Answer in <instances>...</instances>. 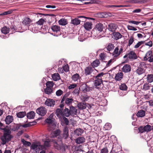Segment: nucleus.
I'll return each instance as SVG.
<instances>
[{"instance_id": "nucleus-1", "label": "nucleus", "mask_w": 153, "mask_h": 153, "mask_svg": "<svg viewBox=\"0 0 153 153\" xmlns=\"http://www.w3.org/2000/svg\"><path fill=\"white\" fill-rule=\"evenodd\" d=\"M1 129L4 131V132L3 135L1 137L0 139L2 141V144L4 145L11 140L13 136L11 134V131L9 129L4 128Z\"/></svg>"}, {"instance_id": "nucleus-2", "label": "nucleus", "mask_w": 153, "mask_h": 153, "mask_svg": "<svg viewBox=\"0 0 153 153\" xmlns=\"http://www.w3.org/2000/svg\"><path fill=\"white\" fill-rule=\"evenodd\" d=\"M52 143H54V146L55 149L58 150H60L63 147L59 145L57 141L54 139H46L44 141V148L48 147L50 146V144Z\"/></svg>"}, {"instance_id": "nucleus-3", "label": "nucleus", "mask_w": 153, "mask_h": 153, "mask_svg": "<svg viewBox=\"0 0 153 153\" xmlns=\"http://www.w3.org/2000/svg\"><path fill=\"white\" fill-rule=\"evenodd\" d=\"M105 74L103 72L98 74L95 76L94 80V85L95 88L99 89L100 88V86L101 84L102 83V77Z\"/></svg>"}, {"instance_id": "nucleus-4", "label": "nucleus", "mask_w": 153, "mask_h": 153, "mask_svg": "<svg viewBox=\"0 0 153 153\" xmlns=\"http://www.w3.org/2000/svg\"><path fill=\"white\" fill-rule=\"evenodd\" d=\"M83 80L81 79L79 74H77V84H78L79 91H83L85 92V90L86 89V85L83 83Z\"/></svg>"}, {"instance_id": "nucleus-5", "label": "nucleus", "mask_w": 153, "mask_h": 153, "mask_svg": "<svg viewBox=\"0 0 153 153\" xmlns=\"http://www.w3.org/2000/svg\"><path fill=\"white\" fill-rule=\"evenodd\" d=\"M104 27H105L102 24L100 23H97L93 29L92 33H94L95 32H96L97 33H99L102 31Z\"/></svg>"}, {"instance_id": "nucleus-6", "label": "nucleus", "mask_w": 153, "mask_h": 153, "mask_svg": "<svg viewBox=\"0 0 153 153\" xmlns=\"http://www.w3.org/2000/svg\"><path fill=\"white\" fill-rule=\"evenodd\" d=\"M123 49L121 46H117L114 50L112 53L114 57H116L119 56L123 52Z\"/></svg>"}, {"instance_id": "nucleus-7", "label": "nucleus", "mask_w": 153, "mask_h": 153, "mask_svg": "<svg viewBox=\"0 0 153 153\" xmlns=\"http://www.w3.org/2000/svg\"><path fill=\"white\" fill-rule=\"evenodd\" d=\"M140 64L139 66L137 67V68L135 71L136 73L139 75H141L145 72V70L143 68L146 65L143 62H140Z\"/></svg>"}, {"instance_id": "nucleus-8", "label": "nucleus", "mask_w": 153, "mask_h": 153, "mask_svg": "<svg viewBox=\"0 0 153 153\" xmlns=\"http://www.w3.org/2000/svg\"><path fill=\"white\" fill-rule=\"evenodd\" d=\"M86 19H89L91 20L94 19L93 18L86 17L83 16H77V25L79 24L82 25L84 24V22L86 21Z\"/></svg>"}, {"instance_id": "nucleus-9", "label": "nucleus", "mask_w": 153, "mask_h": 153, "mask_svg": "<svg viewBox=\"0 0 153 153\" xmlns=\"http://www.w3.org/2000/svg\"><path fill=\"white\" fill-rule=\"evenodd\" d=\"M143 59L144 61L148 60V61L150 62H153V54H152V51H149L147 52Z\"/></svg>"}, {"instance_id": "nucleus-10", "label": "nucleus", "mask_w": 153, "mask_h": 153, "mask_svg": "<svg viewBox=\"0 0 153 153\" xmlns=\"http://www.w3.org/2000/svg\"><path fill=\"white\" fill-rule=\"evenodd\" d=\"M32 22V21L31 19L29 18L26 17L24 18L22 22V23L24 25L27 26L28 29H30V28H31L30 27Z\"/></svg>"}, {"instance_id": "nucleus-11", "label": "nucleus", "mask_w": 153, "mask_h": 153, "mask_svg": "<svg viewBox=\"0 0 153 153\" xmlns=\"http://www.w3.org/2000/svg\"><path fill=\"white\" fill-rule=\"evenodd\" d=\"M47 112L46 109L44 107H41L36 110V113L42 116H44Z\"/></svg>"}, {"instance_id": "nucleus-12", "label": "nucleus", "mask_w": 153, "mask_h": 153, "mask_svg": "<svg viewBox=\"0 0 153 153\" xmlns=\"http://www.w3.org/2000/svg\"><path fill=\"white\" fill-rule=\"evenodd\" d=\"M55 101L53 99H48L45 102V104L47 106L53 107L55 105Z\"/></svg>"}, {"instance_id": "nucleus-13", "label": "nucleus", "mask_w": 153, "mask_h": 153, "mask_svg": "<svg viewBox=\"0 0 153 153\" xmlns=\"http://www.w3.org/2000/svg\"><path fill=\"white\" fill-rule=\"evenodd\" d=\"M41 27H40L36 22L34 23L31 24V28H30V30L34 32L35 31V30H38L39 29V28Z\"/></svg>"}, {"instance_id": "nucleus-14", "label": "nucleus", "mask_w": 153, "mask_h": 153, "mask_svg": "<svg viewBox=\"0 0 153 153\" xmlns=\"http://www.w3.org/2000/svg\"><path fill=\"white\" fill-rule=\"evenodd\" d=\"M54 114H51L49 117L45 120L46 122L49 125H52L53 123V120H54L53 118Z\"/></svg>"}, {"instance_id": "nucleus-15", "label": "nucleus", "mask_w": 153, "mask_h": 153, "mask_svg": "<svg viewBox=\"0 0 153 153\" xmlns=\"http://www.w3.org/2000/svg\"><path fill=\"white\" fill-rule=\"evenodd\" d=\"M94 70V68L90 66H88L85 70V74L86 75H90Z\"/></svg>"}, {"instance_id": "nucleus-16", "label": "nucleus", "mask_w": 153, "mask_h": 153, "mask_svg": "<svg viewBox=\"0 0 153 153\" xmlns=\"http://www.w3.org/2000/svg\"><path fill=\"white\" fill-rule=\"evenodd\" d=\"M128 57L130 59H135L137 58L136 53L133 51H131L128 53Z\"/></svg>"}, {"instance_id": "nucleus-17", "label": "nucleus", "mask_w": 153, "mask_h": 153, "mask_svg": "<svg viewBox=\"0 0 153 153\" xmlns=\"http://www.w3.org/2000/svg\"><path fill=\"white\" fill-rule=\"evenodd\" d=\"M131 68L130 65L128 64L125 65L123 67L122 70L123 72L125 73H128L130 72Z\"/></svg>"}, {"instance_id": "nucleus-18", "label": "nucleus", "mask_w": 153, "mask_h": 153, "mask_svg": "<svg viewBox=\"0 0 153 153\" xmlns=\"http://www.w3.org/2000/svg\"><path fill=\"white\" fill-rule=\"evenodd\" d=\"M128 2L131 4L133 3H140L144 4L147 2L146 0H130L128 1Z\"/></svg>"}, {"instance_id": "nucleus-19", "label": "nucleus", "mask_w": 153, "mask_h": 153, "mask_svg": "<svg viewBox=\"0 0 153 153\" xmlns=\"http://www.w3.org/2000/svg\"><path fill=\"white\" fill-rule=\"evenodd\" d=\"M117 27L115 24L112 23L108 25V29L110 31L114 33L117 29Z\"/></svg>"}, {"instance_id": "nucleus-20", "label": "nucleus", "mask_w": 153, "mask_h": 153, "mask_svg": "<svg viewBox=\"0 0 153 153\" xmlns=\"http://www.w3.org/2000/svg\"><path fill=\"white\" fill-rule=\"evenodd\" d=\"M62 109L57 108L56 111V114L57 116L59 118H61L63 117Z\"/></svg>"}, {"instance_id": "nucleus-21", "label": "nucleus", "mask_w": 153, "mask_h": 153, "mask_svg": "<svg viewBox=\"0 0 153 153\" xmlns=\"http://www.w3.org/2000/svg\"><path fill=\"white\" fill-rule=\"evenodd\" d=\"M68 127L67 126H65L63 129V137L65 139H66L68 135Z\"/></svg>"}, {"instance_id": "nucleus-22", "label": "nucleus", "mask_w": 153, "mask_h": 153, "mask_svg": "<svg viewBox=\"0 0 153 153\" xmlns=\"http://www.w3.org/2000/svg\"><path fill=\"white\" fill-rule=\"evenodd\" d=\"M123 74L122 72H119L116 74L114 79L117 81H120L123 78Z\"/></svg>"}, {"instance_id": "nucleus-23", "label": "nucleus", "mask_w": 153, "mask_h": 153, "mask_svg": "<svg viewBox=\"0 0 153 153\" xmlns=\"http://www.w3.org/2000/svg\"><path fill=\"white\" fill-rule=\"evenodd\" d=\"M145 111L143 110H140L137 112L136 116L138 117H143L145 116Z\"/></svg>"}, {"instance_id": "nucleus-24", "label": "nucleus", "mask_w": 153, "mask_h": 153, "mask_svg": "<svg viewBox=\"0 0 153 153\" xmlns=\"http://www.w3.org/2000/svg\"><path fill=\"white\" fill-rule=\"evenodd\" d=\"M84 27L86 30H89L92 28V23L90 22H86L84 23Z\"/></svg>"}, {"instance_id": "nucleus-25", "label": "nucleus", "mask_w": 153, "mask_h": 153, "mask_svg": "<svg viewBox=\"0 0 153 153\" xmlns=\"http://www.w3.org/2000/svg\"><path fill=\"white\" fill-rule=\"evenodd\" d=\"M51 29L53 32L57 33L60 30V27L58 25H53L51 27Z\"/></svg>"}, {"instance_id": "nucleus-26", "label": "nucleus", "mask_w": 153, "mask_h": 153, "mask_svg": "<svg viewBox=\"0 0 153 153\" xmlns=\"http://www.w3.org/2000/svg\"><path fill=\"white\" fill-rule=\"evenodd\" d=\"M13 119L12 116L8 115L7 116L5 119L6 124H9L13 121Z\"/></svg>"}, {"instance_id": "nucleus-27", "label": "nucleus", "mask_w": 153, "mask_h": 153, "mask_svg": "<svg viewBox=\"0 0 153 153\" xmlns=\"http://www.w3.org/2000/svg\"><path fill=\"white\" fill-rule=\"evenodd\" d=\"M113 34L114 37V39L116 40H117L121 38L122 36V35L119 32H114Z\"/></svg>"}, {"instance_id": "nucleus-28", "label": "nucleus", "mask_w": 153, "mask_h": 153, "mask_svg": "<svg viewBox=\"0 0 153 153\" xmlns=\"http://www.w3.org/2000/svg\"><path fill=\"white\" fill-rule=\"evenodd\" d=\"M114 48V45L110 43H108L106 46V48L109 52L112 51Z\"/></svg>"}, {"instance_id": "nucleus-29", "label": "nucleus", "mask_w": 153, "mask_h": 153, "mask_svg": "<svg viewBox=\"0 0 153 153\" xmlns=\"http://www.w3.org/2000/svg\"><path fill=\"white\" fill-rule=\"evenodd\" d=\"M52 77L54 81H56L60 79V76L58 73H54L52 75Z\"/></svg>"}, {"instance_id": "nucleus-30", "label": "nucleus", "mask_w": 153, "mask_h": 153, "mask_svg": "<svg viewBox=\"0 0 153 153\" xmlns=\"http://www.w3.org/2000/svg\"><path fill=\"white\" fill-rule=\"evenodd\" d=\"M77 107L80 109H84L86 107V103L85 102H80L77 105Z\"/></svg>"}, {"instance_id": "nucleus-31", "label": "nucleus", "mask_w": 153, "mask_h": 153, "mask_svg": "<svg viewBox=\"0 0 153 153\" xmlns=\"http://www.w3.org/2000/svg\"><path fill=\"white\" fill-rule=\"evenodd\" d=\"M100 63V62L99 59H96L94 61L91 63V65L93 68L98 66Z\"/></svg>"}, {"instance_id": "nucleus-32", "label": "nucleus", "mask_w": 153, "mask_h": 153, "mask_svg": "<svg viewBox=\"0 0 153 153\" xmlns=\"http://www.w3.org/2000/svg\"><path fill=\"white\" fill-rule=\"evenodd\" d=\"M58 22L60 25H65L68 23L67 20L64 18L61 19Z\"/></svg>"}, {"instance_id": "nucleus-33", "label": "nucleus", "mask_w": 153, "mask_h": 153, "mask_svg": "<svg viewBox=\"0 0 153 153\" xmlns=\"http://www.w3.org/2000/svg\"><path fill=\"white\" fill-rule=\"evenodd\" d=\"M9 30L10 28L9 27H7L6 26H4L1 28V31L2 33L6 34L9 33Z\"/></svg>"}, {"instance_id": "nucleus-34", "label": "nucleus", "mask_w": 153, "mask_h": 153, "mask_svg": "<svg viewBox=\"0 0 153 153\" xmlns=\"http://www.w3.org/2000/svg\"><path fill=\"white\" fill-rule=\"evenodd\" d=\"M69 112L71 115L74 116L76 114V110H75L74 107L72 106L70 107Z\"/></svg>"}, {"instance_id": "nucleus-35", "label": "nucleus", "mask_w": 153, "mask_h": 153, "mask_svg": "<svg viewBox=\"0 0 153 153\" xmlns=\"http://www.w3.org/2000/svg\"><path fill=\"white\" fill-rule=\"evenodd\" d=\"M35 113L33 111H30L27 114V117L28 119H33L35 116Z\"/></svg>"}, {"instance_id": "nucleus-36", "label": "nucleus", "mask_w": 153, "mask_h": 153, "mask_svg": "<svg viewBox=\"0 0 153 153\" xmlns=\"http://www.w3.org/2000/svg\"><path fill=\"white\" fill-rule=\"evenodd\" d=\"M63 117L64 116H65L67 117H69L70 114L69 110L68 109L66 108H65L63 110Z\"/></svg>"}, {"instance_id": "nucleus-37", "label": "nucleus", "mask_w": 153, "mask_h": 153, "mask_svg": "<svg viewBox=\"0 0 153 153\" xmlns=\"http://www.w3.org/2000/svg\"><path fill=\"white\" fill-rule=\"evenodd\" d=\"M44 92L45 94H50L53 92L52 88L46 87L44 89Z\"/></svg>"}, {"instance_id": "nucleus-38", "label": "nucleus", "mask_w": 153, "mask_h": 153, "mask_svg": "<svg viewBox=\"0 0 153 153\" xmlns=\"http://www.w3.org/2000/svg\"><path fill=\"white\" fill-rule=\"evenodd\" d=\"M17 117L20 118H22L26 115V113L25 111L20 112L17 113Z\"/></svg>"}, {"instance_id": "nucleus-39", "label": "nucleus", "mask_w": 153, "mask_h": 153, "mask_svg": "<svg viewBox=\"0 0 153 153\" xmlns=\"http://www.w3.org/2000/svg\"><path fill=\"white\" fill-rule=\"evenodd\" d=\"M85 139L83 137H79L77 138V144L82 143L85 141Z\"/></svg>"}, {"instance_id": "nucleus-40", "label": "nucleus", "mask_w": 153, "mask_h": 153, "mask_svg": "<svg viewBox=\"0 0 153 153\" xmlns=\"http://www.w3.org/2000/svg\"><path fill=\"white\" fill-rule=\"evenodd\" d=\"M21 141L23 145L25 146H29L31 145V143L30 142L25 141L24 139H22Z\"/></svg>"}, {"instance_id": "nucleus-41", "label": "nucleus", "mask_w": 153, "mask_h": 153, "mask_svg": "<svg viewBox=\"0 0 153 153\" xmlns=\"http://www.w3.org/2000/svg\"><path fill=\"white\" fill-rule=\"evenodd\" d=\"M147 79L148 82L150 83L152 82H153V75L148 74L147 75Z\"/></svg>"}, {"instance_id": "nucleus-42", "label": "nucleus", "mask_w": 153, "mask_h": 153, "mask_svg": "<svg viewBox=\"0 0 153 153\" xmlns=\"http://www.w3.org/2000/svg\"><path fill=\"white\" fill-rule=\"evenodd\" d=\"M145 132H149L152 129V127L151 126L147 125L144 127Z\"/></svg>"}, {"instance_id": "nucleus-43", "label": "nucleus", "mask_w": 153, "mask_h": 153, "mask_svg": "<svg viewBox=\"0 0 153 153\" xmlns=\"http://www.w3.org/2000/svg\"><path fill=\"white\" fill-rule=\"evenodd\" d=\"M54 83L53 81H48L46 83V85L47 87L51 88H52L53 86Z\"/></svg>"}, {"instance_id": "nucleus-44", "label": "nucleus", "mask_w": 153, "mask_h": 153, "mask_svg": "<svg viewBox=\"0 0 153 153\" xmlns=\"http://www.w3.org/2000/svg\"><path fill=\"white\" fill-rule=\"evenodd\" d=\"M45 19H40L38 22H36V23L40 26L41 27L42 25L45 22Z\"/></svg>"}, {"instance_id": "nucleus-45", "label": "nucleus", "mask_w": 153, "mask_h": 153, "mask_svg": "<svg viewBox=\"0 0 153 153\" xmlns=\"http://www.w3.org/2000/svg\"><path fill=\"white\" fill-rule=\"evenodd\" d=\"M100 59V60L103 61L105 60V58L106 57V54L104 53H101L99 55Z\"/></svg>"}, {"instance_id": "nucleus-46", "label": "nucleus", "mask_w": 153, "mask_h": 153, "mask_svg": "<svg viewBox=\"0 0 153 153\" xmlns=\"http://www.w3.org/2000/svg\"><path fill=\"white\" fill-rule=\"evenodd\" d=\"M60 133L61 131L59 130H57L53 131V137H56L60 135Z\"/></svg>"}, {"instance_id": "nucleus-47", "label": "nucleus", "mask_w": 153, "mask_h": 153, "mask_svg": "<svg viewBox=\"0 0 153 153\" xmlns=\"http://www.w3.org/2000/svg\"><path fill=\"white\" fill-rule=\"evenodd\" d=\"M73 100L72 98H67L65 99V103L68 105H70Z\"/></svg>"}, {"instance_id": "nucleus-48", "label": "nucleus", "mask_w": 153, "mask_h": 153, "mask_svg": "<svg viewBox=\"0 0 153 153\" xmlns=\"http://www.w3.org/2000/svg\"><path fill=\"white\" fill-rule=\"evenodd\" d=\"M127 87L125 84H122L120 86V89L121 90L126 91L127 90Z\"/></svg>"}, {"instance_id": "nucleus-49", "label": "nucleus", "mask_w": 153, "mask_h": 153, "mask_svg": "<svg viewBox=\"0 0 153 153\" xmlns=\"http://www.w3.org/2000/svg\"><path fill=\"white\" fill-rule=\"evenodd\" d=\"M144 41H140L138 42L137 44L134 46V48H138L141 45L144 44Z\"/></svg>"}, {"instance_id": "nucleus-50", "label": "nucleus", "mask_w": 153, "mask_h": 153, "mask_svg": "<svg viewBox=\"0 0 153 153\" xmlns=\"http://www.w3.org/2000/svg\"><path fill=\"white\" fill-rule=\"evenodd\" d=\"M12 11L11 10H8L7 11H6L4 12L1 13L0 14V16L6 15H7L9 14L12 13Z\"/></svg>"}, {"instance_id": "nucleus-51", "label": "nucleus", "mask_w": 153, "mask_h": 153, "mask_svg": "<svg viewBox=\"0 0 153 153\" xmlns=\"http://www.w3.org/2000/svg\"><path fill=\"white\" fill-rule=\"evenodd\" d=\"M83 133V130L80 128H77V135L80 136Z\"/></svg>"}, {"instance_id": "nucleus-52", "label": "nucleus", "mask_w": 153, "mask_h": 153, "mask_svg": "<svg viewBox=\"0 0 153 153\" xmlns=\"http://www.w3.org/2000/svg\"><path fill=\"white\" fill-rule=\"evenodd\" d=\"M151 86L148 84H144L143 86V89L145 90H147L150 89Z\"/></svg>"}, {"instance_id": "nucleus-53", "label": "nucleus", "mask_w": 153, "mask_h": 153, "mask_svg": "<svg viewBox=\"0 0 153 153\" xmlns=\"http://www.w3.org/2000/svg\"><path fill=\"white\" fill-rule=\"evenodd\" d=\"M63 69L64 70V71L67 72L69 70V67L68 65V64L65 65L63 66Z\"/></svg>"}, {"instance_id": "nucleus-54", "label": "nucleus", "mask_w": 153, "mask_h": 153, "mask_svg": "<svg viewBox=\"0 0 153 153\" xmlns=\"http://www.w3.org/2000/svg\"><path fill=\"white\" fill-rule=\"evenodd\" d=\"M111 125L110 123H107L105 125L104 128L107 130H109L111 128Z\"/></svg>"}, {"instance_id": "nucleus-55", "label": "nucleus", "mask_w": 153, "mask_h": 153, "mask_svg": "<svg viewBox=\"0 0 153 153\" xmlns=\"http://www.w3.org/2000/svg\"><path fill=\"white\" fill-rule=\"evenodd\" d=\"M134 40L133 37L132 36L131 37L128 41V45L129 46L131 45L134 42Z\"/></svg>"}, {"instance_id": "nucleus-56", "label": "nucleus", "mask_w": 153, "mask_h": 153, "mask_svg": "<svg viewBox=\"0 0 153 153\" xmlns=\"http://www.w3.org/2000/svg\"><path fill=\"white\" fill-rule=\"evenodd\" d=\"M108 151L107 147H105L102 149L100 153H108Z\"/></svg>"}, {"instance_id": "nucleus-57", "label": "nucleus", "mask_w": 153, "mask_h": 153, "mask_svg": "<svg viewBox=\"0 0 153 153\" xmlns=\"http://www.w3.org/2000/svg\"><path fill=\"white\" fill-rule=\"evenodd\" d=\"M144 129V127L143 126H140L138 128L139 132H140V133H143L145 132V131Z\"/></svg>"}, {"instance_id": "nucleus-58", "label": "nucleus", "mask_w": 153, "mask_h": 153, "mask_svg": "<svg viewBox=\"0 0 153 153\" xmlns=\"http://www.w3.org/2000/svg\"><path fill=\"white\" fill-rule=\"evenodd\" d=\"M128 22L129 23H132L134 24H135L136 25H138L140 23H141V22L136 21H135L131 20L129 21Z\"/></svg>"}, {"instance_id": "nucleus-59", "label": "nucleus", "mask_w": 153, "mask_h": 153, "mask_svg": "<svg viewBox=\"0 0 153 153\" xmlns=\"http://www.w3.org/2000/svg\"><path fill=\"white\" fill-rule=\"evenodd\" d=\"M63 94V91L60 89L57 90L56 92V95L57 96H60Z\"/></svg>"}, {"instance_id": "nucleus-60", "label": "nucleus", "mask_w": 153, "mask_h": 153, "mask_svg": "<svg viewBox=\"0 0 153 153\" xmlns=\"http://www.w3.org/2000/svg\"><path fill=\"white\" fill-rule=\"evenodd\" d=\"M101 2L98 0H91V2L89 3L100 4Z\"/></svg>"}, {"instance_id": "nucleus-61", "label": "nucleus", "mask_w": 153, "mask_h": 153, "mask_svg": "<svg viewBox=\"0 0 153 153\" xmlns=\"http://www.w3.org/2000/svg\"><path fill=\"white\" fill-rule=\"evenodd\" d=\"M85 38L84 37L83 34L80 35V36H79L78 38V39L79 41L81 42L85 40Z\"/></svg>"}, {"instance_id": "nucleus-62", "label": "nucleus", "mask_w": 153, "mask_h": 153, "mask_svg": "<svg viewBox=\"0 0 153 153\" xmlns=\"http://www.w3.org/2000/svg\"><path fill=\"white\" fill-rule=\"evenodd\" d=\"M20 127V126L19 125H17L16 126H14L12 129V130L14 131H15L17 130Z\"/></svg>"}, {"instance_id": "nucleus-63", "label": "nucleus", "mask_w": 153, "mask_h": 153, "mask_svg": "<svg viewBox=\"0 0 153 153\" xmlns=\"http://www.w3.org/2000/svg\"><path fill=\"white\" fill-rule=\"evenodd\" d=\"M127 28L128 30H132L134 31H136L137 30V29L134 27L133 26H131L130 25H128L127 26Z\"/></svg>"}, {"instance_id": "nucleus-64", "label": "nucleus", "mask_w": 153, "mask_h": 153, "mask_svg": "<svg viewBox=\"0 0 153 153\" xmlns=\"http://www.w3.org/2000/svg\"><path fill=\"white\" fill-rule=\"evenodd\" d=\"M63 119L64 121L65 124L66 125H68L69 123V121L68 119L64 116L63 117Z\"/></svg>"}]
</instances>
